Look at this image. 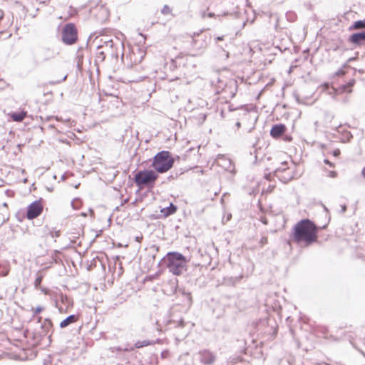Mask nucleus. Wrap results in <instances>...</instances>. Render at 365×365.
Instances as JSON below:
<instances>
[{"instance_id":"obj_56","label":"nucleus","mask_w":365,"mask_h":365,"mask_svg":"<svg viewBox=\"0 0 365 365\" xmlns=\"http://www.w3.org/2000/svg\"><path fill=\"white\" fill-rule=\"evenodd\" d=\"M7 274H8V271L4 272L1 273L2 276H6Z\"/></svg>"},{"instance_id":"obj_3","label":"nucleus","mask_w":365,"mask_h":365,"mask_svg":"<svg viewBox=\"0 0 365 365\" xmlns=\"http://www.w3.org/2000/svg\"><path fill=\"white\" fill-rule=\"evenodd\" d=\"M158 178V175L153 170L144 169L135 173L134 182L139 189L153 188Z\"/></svg>"},{"instance_id":"obj_57","label":"nucleus","mask_w":365,"mask_h":365,"mask_svg":"<svg viewBox=\"0 0 365 365\" xmlns=\"http://www.w3.org/2000/svg\"><path fill=\"white\" fill-rule=\"evenodd\" d=\"M42 292H43L45 294L47 293V289L46 288H41V289Z\"/></svg>"},{"instance_id":"obj_63","label":"nucleus","mask_w":365,"mask_h":365,"mask_svg":"<svg viewBox=\"0 0 365 365\" xmlns=\"http://www.w3.org/2000/svg\"><path fill=\"white\" fill-rule=\"evenodd\" d=\"M228 56H229V53H228V52H227V53H226V57H228Z\"/></svg>"},{"instance_id":"obj_30","label":"nucleus","mask_w":365,"mask_h":365,"mask_svg":"<svg viewBox=\"0 0 365 365\" xmlns=\"http://www.w3.org/2000/svg\"><path fill=\"white\" fill-rule=\"evenodd\" d=\"M161 12L163 14H168L171 12V9L168 5H164L161 10Z\"/></svg>"},{"instance_id":"obj_51","label":"nucleus","mask_w":365,"mask_h":365,"mask_svg":"<svg viewBox=\"0 0 365 365\" xmlns=\"http://www.w3.org/2000/svg\"><path fill=\"white\" fill-rule=\"evenodd\" d=\"M270 175H271V174H270V173H269V174H266V175H265V178H266L267 180H269V179H270Z\"/></svg>"},{"instance_id":"obj_32","label":"nucleus","mask_w":365,"mask_h":365,"mask_svg":"<svg viewBox=\"0 0 365 365\" xmlns=\"http://www.w3.org/2000/svg\"><path fill=\"white\" fill-rule=\"evenodd\" d=\"M231 217H232V215H231L230 213H228V214L226 215V217H225V216H224V217H222V223H223V224H225V223L227 222L229 220H230Z\"/></svg>"},{"instance_id":"obj_59","label":"nucleus","mask_w":365,"mask_h":365,"mask_svg":"<svg viewBox=\"0 0 365 365\" xmlns=\"http://www.w3.org/2000/svg\"><path fill=\"white\" fill-rule=\"evenodd\" d=\"M341 125H339L338 127H336V130L339 131V128H341Z\"/></svg>"},{"instance_id":"obj_41","label":"nucleus","mask_w":365,"mask_h":365,"mask_svg":"<svg viewBox=\"0 0 365 365\" xmlns=\"http://www.w3.org/2000/svg\"><path fill=\"white\" fill-rule=\"evenodd\" d=\"M346 208H347V207H346V205L345 204L341 205V210H340V212L341 213H344L346 211Z\"/></svg>"},{"instance_id":"obj_31","label":"nucleus","mask_w":365,"mask_h":365,"mask_svg":"<svg viewBox=\"0 0 365 365\" xmlns=\"http://www.w3.org/2000/svg\"><path fill=\"white\" fill-rule=\"evenodd\" d=\"M346 71L343 69V68H339L336 72L334 73V76H341L345 75Z\"/></svg>"},{"instance_id":"obj_10","label":"nucleus","mask_w":365,"mask_h":365,"mask_svg":"<svg viewBox=\"0 0 365 365\" xmlns=\"http://www.w3.org/2000/svg\"><path fill=\"white\" fill-rule=\"evenodd\" d=\"M217 164L225 170L235 173V165L232 160L224 155H218L216 158Z\"/></svg>"},{"instance_id":"obj_44","label":"nucleus","mask_w":365,"mask_h":365,"mask_svg":"<svg viewBox=\"0 0 365 365\" xmlns=\"http://www.w3.org/2000/svg\"><path fill=\"white\" fill-rule=\"evenodd\" d=\"M324 163L327 165H329L331 167L334 166L333 164L328 159H324Z\"/></svg>"},{"instance_id":"obj_62","label":"nucleus","mask_w":365,"mask_h":365,"mask_svg":"<svg viewBox=\"0 0 365 365\" xmlns=\"http://www.w3.org/2000/svg\"><path fill=\"white\" fill-rule=\"evenodd\" d=\"M90 212H93V210L92 209H89Z\"/></svg>"},{"instance_id":"obj_38","label":"nucleus","mask_w":365,"mask_h":365,"mask_svg":"<svg viewBox=\"0 0 365 365\" xmlns=\"http://www.w3.org/2000/svg\"><path fill=\"white\" fill-rule=\"evenodd\" d=\"M182 58H179V57H177L175 60L174 59H172V64L175 66V67H177V63H178V61L179 60H181Z\"/></svg>"},{"instance_id":"obj_60","label":"nucleus","mask_w":365,"mask_h":365,"mask_svg":"<svg viewBox=\"0 0 365 365\" xmlns=\"http://www.w3.org/2000/svg\"><path fill=\"white\" fill-rule=\"evenodd\" d=\"M327 225H323L321 228H322V229H325V228L327 227Z\"/></svg>"},{"instance_id":"obj_27","label":"nucleus","mask_w":365,"mask_h":365,"mask_svg":"<svg viewBox=\"0 0 365 365\" xmlns=\"http://www.w3.org/2000/svg\"><path fill=\"white\" fill-rule=\"evenodd\" d=\"M286 17L289 21L293 22L297 19V15L293 11H287L286 13Z\"/></svg>"},{"instance_id":"obj_15","label":"nucleus","mask_w":365,"mask_h":365,"mask_svg":"<svg viewBox=\"0 0 365 365\" xmlns=\"http://www.w3.org/2000/svg\"><path fill=\"white\" fill-rule=\"evenodd\" d=\"M78 319V316L77 314H71L61 322L60 327L65 328V327H68V325H70L71 324H73V323L77 322Z\"/></svg>"},{"instance_id":"obj_64","label":"nucleus","mask_w":365,"mask_h":365,"mask_svg":"<svg viewBox=\"0 0 365 365\" xmlns=\"http://www.w3.org/2000/svg\"><path fill=\"white\" fill-rule=\"evenodd\" d=\"M128 200V199H125V200H123V202H126Z\"/></svg>"},{"instance_id":"obj_53","label":"nucleus","mask_w":365,"mask_h":365,"mask_svg":"<svg viewBox=\"0 0 365 365\" xmlns=\"http://www.w3.org/2000/svg\"><path fill=\"white\" fill-rule=\"evenodd\" d=\"M222 39H223V36H217V37L216 38V40H217V41H221V40H222Z\"/></svg>"},{"instance_id":"obj_34","label":"nucleus","mask_w":365,"mask_h":365,"mask_svg":"<svg viewBox=\"0 0 365 365\" xmlns=\"http://www.w3.org/2000/svg\"><path fill=\"white\" fill-rule=\"evenodd\" d=\"M67 76H68L67 75H65V76L63 77V78H62V79L58 80V81H52V82H51V84H57V83H61V82H63V81H66V78H67Z\"/></svg>"},{"instance_id":"obj_16","label":"nucleus","mask_w":365,"mask_h":365,"mask_svg":"<svg viewBox=\"0 0 365 365\" xmlns=\"http://www.w3.org/2000/svg\"><path fill=\"white\" fill-rule=\"evenodd\" d=\"M177 206L173 203L170 202L169 206L162 208L160 212L162 213L164 217H167L174 214L177 211Z\"/></svg>"},{"instance_id":"obj_14","label":"nucleus","mask_w":365,"mask_h":365,"mask_svg":"<svg viewBox=\"0 0 365 365\" xmlns=\"http://www.w3.org/2000/svg\"><path fill=\"white\" fill-rule=\"evenodd\" d=\"M277 178L284 183H287L294 178V173L293 169L286 170V172L282 173Z\"/></svg>"},{"instance_id":"obj_18","label":"nucleus","mask_w":365,"mask_h":365,"mask_svg":"<svg viewBox=\"0 0 365 365\" xmlns=\"http://www.w3.org/2000/svg\"><path fill=\"white\" fill-rule=\"evenodd\" d=\"M365 29V19L354 21L349 27V31L360 30Z\"/></svg>"},{"instance_id":"obj_17","label":"nucleus","mask_w":365,"mask_h":365,"mask_svg":"<svg viewBox=\"0 0 365 365\" xmlns=\"http://www.w3.org/2000/svg\"><path fill=\"white\" fill-rule=\"evenodd\" d=\"M178 319H184L183 317L181 316L180 312H178L175 308L172 309L167 317V318H165L164 320H176Z\"/></svg>"},{"instance_id":"obj_48","label":"nucleus","mask_w":365,"mask_h":365,"mask_svg":"<svg viewBox=\"0 0 365 365\" xmlns=\"http://www.w3.org/2000/svg\"><path fill=\"white\" fill-rule=\"evenodd\" d=\"M348 63H347V61H346L345 63H344V64H343V66H342V67H341V68H343V69H344V68H348V67H349V66L348 65Z\"/></svg>"},{"instance_id":"obj_29","label":"nucleus","mask_w":365,"mask_h":365,"mask_svg":"<svg viewBox=\"0 0 365 365\" xmlns=\"http://www.w3.org/2000/svg\"><path fill=\"white\" fill-rule=\"evenodd\" d=\"M43 278V277L41 274H38L37 277H36V279L34 281V286L36 289L39 288L42 282Z\"/></svg>"},{"instance_id":"obj_37","label":"nucleus","mask_w":365,"mask_h":365,"mask_svg":"<svg viewBox=\"0 0 365 365\" xmlns=\"http://www.w3.org/2000/svg\"><path fill=\"white\" fill-rule=\"evenodd\" d=\"M43 309V308L42 307L38 306V307H37L35 309V310H34V314H38V313H40Z\"/></svg>"},{"instance_id":"obj_6","label":"nucleus","mask_w":365,"mask_h":365,"mask_svg":"<svg viewBox=\"0 0 365 365\" xmlns=\"http://www.w3.org/2000/svg\"><path fill=\"white\" fill-rule=\"evenodd\" d=\"M53 49L46 46H40L33 52V61L35 65H40L55 58Z\"/></svg>"},{"instance_id":"obj_25","label":"nucleus","mask_w":365,"mask_h":365,"mask_svg":"<svg viewBox=\"0 0 365 365\" xmlns=\"http://www.w3.org/2000/svg\"><path fill=\"white\" fill-rule=\"evenodd\" d=\"M317 332L322 334V336L327 337V334L329 332V329L325 326H319L317 327Z\"/></svg>"},{"instance_id":"obj_45","label":"nucleus","mask_w":365,"mask_h":365,"mask_svg":"<svg viewBox=\"0 0 365 365\" xmlns=\"http://www.w3.org/2000/svg\"><path fill=\"white\" fill-rule=\"evenodd\" d=\"M142 239H143V236L142 235L136 236L135 237V241L138 242H140Z\"/></svg>"},{"instance_id":"obj_23","label":"nucleus","mask_w":365,"mask_h":365,"mask_svg":"<svg viewBox=\"0 0 365 365\" xmlns=\"http://www.w3.org/2000/svg\"><path fill=\"white\" fill-rule=\"evenodd\" d=\"M354 83H355V80L351 79L346 84L343 86V89L348 93H351L352 91L351 87L354 86Z\"/></svg>"},{"instance_id":"obj_35","label":"nucleus","mask_w":365,"mask_h":365,"mask_svg":"<svg viewBox=\"0 0 365 365\" xmlns=\"http://www.w3.org/2000/svg\"><path fill=\"white\" fill-rule=\"evenodd\" d=\"M268 242V240H267V237H262L261 239H260V241H259V243L262 245H266Z\"/></svg>"},{"instance_id":"obj_21","label":"nucleus","mask_w":365,"mask_h":365,"mask_svg":"<svg viewBox=\"0 0 365 365\" xmlns=\"http://www.w3.org/2000/svg\"><path fill=\"white\" fill-rule=\"evenodd\" d=\"M155 343L153 341L150 340H142V341H138L135 343L134 346L137 349L143 348L149 345H153Z\"/></svg>"},{"instance_id":"obj_13","label":"nucleus","mask_w":365,"mask_h":365,"mask_svg":"<svg viewBox=\"0 0 365 365\" xmlns=\"http://www.w3.org/2000/svg\"><path fill=\"white\" fill-rule=\"evenodd\" d=\"M163 323L165 326L168 327V329H182L185 326V322L184 319H178V321L175 320H163Z\"/></svg>"},{"instance_id":"obj_39","label":"nucleus","mask_w":365,"mask_h":365,"mask_svg":"<svg viewBox=\"0 0 365 365\" xmlns=\"http://www.w3.org/2000/svg\"><path fill=\"white\" fill-rule=\"evenodd\" d=\"M336 175H337V173L336 171H329V177H330V178H336Z\"/></svg>"},{"instance_id":"obj_12","label":"nucleus","mask_w":365,"mask_h":365,"mask_svg":"<svg viewBox=\"0 0 365 365\" xmlns=\"http://www.w3.org/2000/svg\"><path fill=\"white\" fill-rule=\"evenodd\" d=\"M285 125L279 123L274 125L270 130V135L274 138H279L286 131Z\"/></svg>"},{"instance_id":"obj_46","label":"nucleus","mask_w":365,"mask_h":365,"mask_svg":"<svg viewBox=\"0 0 365 365\" xmlns=\"http://www.w3.org/2000/svg\"><path fill=\"white\" fill-rule=\"evenodd\" d=\"M167 355H168V351H162V353H161V356H162L163 358L166 357V356H167Z\"/></svg>"},{"instance_id":"obj_33","label":"nucleus","mask_w":365,"mask_h":365,"mask_svg":"<svg viewBox=\"0 0 365 365\" xmlns=\"http://www.w3.org/2000/svg\"><path fill=\"white\" fill-rule=\"evenodd\" d=\"M50 235L51 236V237L53 238H55V237H58L60 236V231L59 230H56V231H51L50 232Z\"/></svg>"},{"instance_id":"obj_42","label":"nucleus","mask_w":365,"mask_h":365,"mask_svg":"<svg viewBox=\"0 0 365 365\" xmlns=\"http://www.w3.org/2000/svg\"><path fill=\"white\" fill-rule=\"evenodd\" d=\"M155 324H156V329L159 331H162V328H161V325L159 324V322L158 321H156L155 322Z\"/></svg>"},{"instance_id":"obj_54","label":"nucleus","mask_w":365,"mask_h":365,"mask_svg":"<svg viewBox=\"0 0 365 365\" xmlns=\"http://www.w3.org/2000/svg\"><path fill=\"white\" fill-rule=\"evenodd\" d=\"M361 174L365 178V167L363 168Z\"/></svg>"},{"instance_id":"obj_1","label":"nucleus","mask_w":365,"mask_h":365,"mask_svg":"<svg viewBox=\"0 0 365 365\" xmlns=\"http://www.w3.org/2000/svg\"><path fill=\"white\" fill-rule=\"evenodd\" d=\"M319 227L309 219H303L292 228L291 239L297 245L309 246L317 240Z\"/></svg>"},{"instance_id":"obj_28","label":"nucleus","mask_w":365,"mask_h":365,"mask_svg":"<svg viewBox=\"0 0 365 365\" xmlns=\"http://www.w3.org/2000/svg\"><path fill=\"white\" fill-rule=\"evenodd\" d=\"M138 53H139V57H136L135 59H134V61L135 63H140L141 62V61L143 60V57L145 56V52L144 51H142L140 48H138Z\"/></svg>"},{"instance_id":"obj_40","label":"nucleus","mask_w":365,"mask_h":365,"mask_svg":"<svg viewBox=\"0 0 365 365\" xmlns=\"http://www.w3.org/2000/svg\"><path fill=\"white\" fill-rule=\"evenodd\" d=\"M332 155L334 157H338L340 155V150L339 149H335L334 150H333Z\"/></svg>"},{"instance_id":"obj_47","label":"nucleus","mask_w":365,"mask_h":365,"mask_svg":"<svg viewBox=\"0 0 365 365\" xmlns=\"http://www.w3.org/2000/svg\"><path fill=\"white\" fill-rule=\"evenodd\" d=\"M200 118L202 120V121H204L206 118V115L205 114H200Z\"/></svg>"},{"instance_id":"obj_49","label":"nucleus","mask_w":365,"mask_h":365,"mask_svg":"<svg viewBox=\"0 0 365 365\" xmlns=\"http://www.w3.org/2000/svg\"><path fill=\"white\" fill-rule=\"evenodd\" d=\"M207 16L208 17H213V16H215V14L212 13V12H210V13H208Z\"/></svg>"},{"instance_id":"obj_24","label":"nucleus","mask_w":365,"mask_h":365,"mask_svg":"<svg viewBox=\"0 0 365 365\" xmlns=\"http://www.w3.org/2000/svg\"><path fill=\"white\" fill-rule=\"evenodd\" d=\"M353 138V135L349 131L346 130L343 134L341 137V141L343 143L349 142L350 140Z\"/></svg>"},{"instance_id":"obj_5","label":"nucleus","mask_w":365,"mask_h":365,"mask_svg":"<svg viewBox=\"0 0 365 365\" xmlns=\"http://www.w3.org/2000/svg\"><path fill=\"white\" fill-rule=\"evenodd\" d=\"M109 56L112 58H118V51L112 39L104 41L97 46L96 61L103 62L106 57Z\"/></svg>"},{"instance_id":"obj_55","label":"nucleus","mask_w":365,"mask_h":365,"mask_svg":"<svg viewBox=\"0 0 365 365\" xmlns=\"http://www.w3.org/2000/svg\"><path fill=\"white\" fill-rule=\"evenodd\" d=\"M236 126L237 127V128H240L241 123L240 122H237L236 123Z\"/></svg>"},{"instance_id":"obj_43","label":"nucleus","mask_w":365,"mask_h":365,"mask_svg":"<svg viewBox=\"0 0 365 365\" xmlns=\"http://www.w3.org/2000/svg\"><path fill=\"white\" fill-rule=\"evenodd\" d=\"M357 58H358L357 56L351 57V58H348L347 63H351V62H352L354 61H356Z\"/></svg>"},{"instance_id":"obj_7","label":"nucleus","mask_w":365,"mask_h":365,"mask_svg":"<svg viewBox=\"0 0 365 365\" xmlns=\"http://www.w3.org/2000/svg\"><path fill=\"white\" fill-rule=\"evenodd\" d=\"M78 40V30L73 23L64 25L61 32V41L65 45L71 46Z\"/></svg>"},{"instance_id":"obj_8","label":"nucleus","mask_w":365,"mask_h":365,"mask_svg":"<svg viewBox=\"0 0 365 365\" xmlns=\"http://www.w3.org/2000/svg\"><path fill=\"white\" fill-rule=\"evenodd\" d=\"M43 205L41 200H37L31 202L27 207L26 217L29 220H33L38 217L43 212Z\"/></svg>"},{"instance_id":"obj_22","label":"nucleus","mask_w":365,"mask_h":365,"mask_svg":"<svg viewBox=\"0 0 365 365\" xmlns=\"http://www.w3.org/2000/svg\"><path fill=\"white\" fill-rule=\"evenodd\" d=\"M52 322L49 319H46L43 323L41 324V329H43V332L46 334L49 330L52 328Z\"/></svg>"},{"instance_id":"obj_9","label":"nucleus","mask_w":365,"mask_h":365,"mask_svg":"<svg viewBox=\"0 0 365 365\" xmlns=\"http://www.w3.org/2000/svg\"><path fill=\"white\" fill-rule=\"evenodd\" d=\"M199 361L203 365H212L216 361L215 354L209 349H202L198 351Z\"/></svg>"},{"instance_id":"obj_36","label":"nucleus","mask_w":365,"mask_h":365,"mask_svg":"<svg viewBox=\"0 0 365 365\" xmlns=\"http://www.w3.org/2000/svg\"><path fill=\"white\" fill-rule=\"evenodd\" d=\"M110 350L112 351V352H114L115 351L120 352L123 351V349L120 346H115L110 348Z\"/></svg>"},{"instance_id":"obj_26","label":"nucleus","mask_w":365,"mask_h":365,"mask_svg":"<svg viewBox=\"0 0 365 365\" xmlns=\"http://www.w3.org/2000/svg\"><path fill=\"white\" fill-rule=\"evenodd\" d=\"M81 205L82 202L79 198H76L71 202V206L74 210H78Z\"/></svg>"},{"instance_id":"obj_20","label":"nucleus","mask_w":365,"mask_h":365,"mask_svg":"<svg viewBox=\"0 0 365 365\" xmlns=\"http://www.w3.org/2000/svg\"><path fill=\"white\" fill-rule=\"evenodd\" d=\"M289 169H291V168L287 166V163L286 161H284L281 163V165L279 168H277L274 170V175L277 178V177H279V175L282 174V173L286 172V170H289Z\"/></svg>"},{"instance_id":"obj_11","label":"nucleus","mask_w":365,"mask_h":365,"mask_svg":"<svg viewBox=\"0 0 365 365\" xmlns=\"http://www.w3.org/2000/svg\"><path fill=\"white\" fill-rule=\"evenodd\" d=\"M348 42L354 46H361L365 42V31L352 34L349 37Z\"/></svg>"},{"instance_id":"obj_50","label":"nucleus","mask_w":365,"mask_h":365,"mask_svg":"<svg viewBox=\"0 0 365 365\" xmlns=\"http://www.w3.org/2000/svg\"><path fill=\"white\" fill-rule=\"evenodd\" d=\"M176 177H177V175H175V178H176ZM174 178H175V177H174L173 175H170V176L168 178V179L169 180H173V179H174Z\"/></svg>"},{"instance_id":"obj_52","label":"nucleus","mask_w":365,"mask_h":365,"mask_svg":"<svg viewBox=\"0 0 365 365\" xmlns=\"http://www.w3.org/2000/svg\"><path fill=\"white\" fill-rule=\"evenodd\" d=\"M187 294V299H188V300H189V301H191V294H190V293H187V294Z\"/></svg>"},{"instance_id":"obj_61","label":"nucleus","mask_w":365,"mask_h":365,"mask_svg":"<svg viewBox=\"0 0 365 365\" xmlns=\"http://www.w3.org/2000/svg\"><path fill=\"white\" fill-rule=\"evenodd\" d=\"M324 209L326 212H328V209L325 206H324Z\"/></svg>"},{"instance_id":"obj_19","label":"nucleus","mask_w":365,"mask_h":365,"mask_svg":"<svg viewBox=\"0 0 365 365\" xmlns=\"http://www.w3.org/2000/svg\"><path fill=\"white\" fill-rule=\"evenodd\" d=\"M26 115V112L20 111V112H14L11 113V118L15 122H21L24 120Z\"/></svg>"},{"instance_id":"obj_58","label":"nucleus","mask_w":365,"mask_h":365,"mask_svg":"<svg viewBox=\"0 0 365 365\" xmlns=\"http://www.w3.org/2000/svg\"><path fill=\"white\" fill-rule=\"evenodd\" d=\"M81 215V216H83V217L87 216V214L86 212H82Z\"/></svg>"},{"instance_id":"obj_2","label":"nucleus","mask_w":365,"mask_h":365,"mask_svg":"<svg viewBox=\"0 0 365 365\" xmlns=\"http://www.w3.org/2000/svg\"><path fill=\"white\" fill-rule=\"evenodd\" d=\"M188 260L178 252H168L158 262L159 267L168 268L174 275H180L187 270Z\"/></svg>"},{"instance_id":"obj_4","label":"nucleus","mask_w":365,"mask_h":365,"mask_svg":"<svg viewBox=\"0 0 365 365\" xmlns=\"http://www.w3.org/2000/svg\"><path fill=\"white\" fill-rule=\"evenodd\" d=\"M174 164V159L169 151L162 150L158 152L153 158L152 166L154 170L163 173L168 171Z\"/></svg>"}]
</instances>
